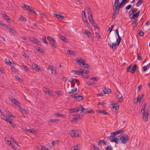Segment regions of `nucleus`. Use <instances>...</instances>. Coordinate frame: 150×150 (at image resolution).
<instances>
[{
    "mask_svg": "<svg viewBox=\"0 0 150 150\" xmlns=\"http://www.w3.org/2000/svg\"><path fill=\"white\" fill-rule=\"evenodd\" d=\"M47 38L51 46L54 48H57V42L56 40L52 38L50 36H48Z\"/></svg>",
    "mask_w": 150,
    "mask_h": 150,
    "instance_id": "1",
    "label": "nucleus"
},
{
    "mask_svg": "<svg viewBox=\"0 0 150 150\" xmlns=\"http://www.w3.org/2000/svg\"><path fill=\"white\" fill-rule=\"evenodd\" d=\"M119 137L122 143H126L129 139L128 136L126 134L120 135Z\"/></svg>",
    "mask_w": 150,
    "mask_h": 150,
    "instance_id": "2",
    "label": "nucleus"
},
{
    "mask_svg": "<svg viewBox=\"0 0 150 150\" xmlns=\"http://www.w3.org/2000/svg\"><path fill=\"white\" fill-rule=\"evenodd\" d=\"M115 97L117 99H118V101L120 102L123 100L122 96L119 91H117L115 93Z\"/></svg>",
    "mask_w": 150,
    "mask_h": 150,
    "instance_id": "3",
    "label": "nucleus"
},
{
    "mask_svg": "<svg viewBox=\"0 0 150 150\" xmlns=\"http://www.w3.org/2000/svg\"><path fill=\"white\" fill-rule=\"evenodd\" d=\"M142 119L145 122H146L148 120V116L149 112L146 111H145L144 113H142Z\"/></svg>",
    "mask_w": 150,
    "mask_h": 150,
    "instance_id": "4",
    "label": "nucleus"
},
{
    "mask_svg": "<svg viewBox=\"0 0 150 150\" xmlns=\"http://www.w3.org/2000/svg\"><path fill=\"white\" fill-rule=\"evenodd\" d=\"M42 89L46 94L50 96L52 95V91H50L49 89L47 88L46 87H44Z\"/></svg>",
    "mask_w": 150,
    "mask_h": 150,
    "instance_id": "5",
    "label": "nucleus"
},
{
    "mask_svg": "<svg viewBox=\"0 0 150 150\" xmlns=\"http://www.w3.org/2000/svg\"><path fill=\"white\" fill-rule=\"evenodd\" d=\"M9 98L10 100L12 103H14L16 105L20 106L19 104L20 103L17 100L12 97L11 98L10 97H9Z\"/></svg>",
    "mask_w": 150,
    "mask_h": 150,
    "instance_id": "6",
    "label": "nucleus"
},
{
    "mask_svg": "<svg viewBox=\"0 0 150 150\" xmlns=\"http://www.w3.org/2000/svg\"><path fill=\"white\" fill-rule=\"evenodd\" d=\"M109 140L111 142H115L117 144L119 143L120 140L118 138H116L115 137L112 138V137H110Z\"/></svg>",
    "mask_w": 150,
    "mask_h": 150,
    "instance_id": "7",
    "label": "nucleus"
},
{
    "mask_svg": "<svg viewBox=\"0 0 150 150\" xmlns=\"http://www.w3.org/2000/svg\"><path fill=\"white\" fill-rule=\"evenodd\" d=\"M115 7L113 8V13L112 16V18L113 19H114L116 18L118 14L119 10H116V11H115Z\"/></svg>",
    "mask_w": 150,
    "mask_h": 150,
    "instance_id": "8",
    "label": "nucleus"
},
{
    "mask_svg": "<svg viewBox=\"0 0 150 150\" xmlns=\"http://www.w3.org/2000/svg\"><path fill=\"white\" fill-rule=\"evenodd\" d=\"M38 150H50L49 149L41 145H38L37 146Z\"/></svg>",
    "mask_w": 150,
    "mask_h": 150,
    "instance_id": "9",
    "label": "nucleus"
},
{
    "mask_svg": "<svg viewBox=\"0 0 150 150\" xmlns=\"http://www.w3.org/2000/svg\"><path fill=\"white\" fill-rule=\"evenodd\" d=\"M124 3L123 2H122L120 3L119 5H116L115 7V11L118 10H119V9L121 7H123L124 5Z\"/></svg>",
    "mask_w": 150,
    "mask_h": 150,
    "instance_id": "10",
    "label": "nucleus"
},
{
    "mask_svg": "<svg viewBox=\"0 0 150 150\" xmlns=\"http://www.w3.org/2000/svg\"><path fill=\"white\" fill-rule=\"evenodd\" d=\"M103 91L105 94H108L110 93L111 92L110 89H109L108 88L105 87H104V89Z\"/></svg>",
    "mask_w": 150,
    "mask_h": 150,
    "instance_id": "11",
    "label": "nucleus"
},
{
    "mask_svg": "<svg viewBox=\"0 0 150 150\" xmlns=\"http://www.w3.org/2000/svg\"><path fill=\"white\" fill-rule=\"evenodd\" d=\"M54 16L58 18H60L62 20L64 18V17L61 14H58L56 13H54L53 14Z\"/></svg>",
    "mask_w": 150,
    "mask_h": 150,
    "instance_id": "12",
    "label": "nucleus"
},
{
    "mask_svg": "<svg viewBox=\"0 0 150 150\" xmlns=\"http://www.w3.org/2000/svg\"><path fill=\"white\" fill-rule=\"evenodd\" d=\"M21 7L22 8L25 10L27 11H28V9L30 8V6L27 5L25 4H22L21 5Z\"/></svg>",
    "mask_w": 150,
    "mask_h": 150,
    "instance_id": "13",
    "label": "nucleus"
},
{
    "mask_svg": "<svg viewBox=\"0 0 150 150\" xmlns=\"http://www.w3.org/2000/svg\"><path fill=\"white\" fill-rule=\"evenodd\" d=\"M136 67L137 65L136 64L134 65L132 67V68L131 69L130 72L132 73V74H134L136 71Z\"/></svg>",
    "mask_w": 150,
    "mask_h": 150,
    "instance_id": "14",
    "label": "nucleus"
},
{
    "mask_svg": "<svg viewBox=\"0 0 150 150\" xmlns=\"http://www.w3.org/2000/svg\"><path fill=\"white\" fill-rule=\"evenodd\" d=\"M80 110V109L78 108H75L70 109L69 111V113H71L73 112H77L79 111Z\"/></svg>",
    "mask_w": 150,
    "mask_h": 150,
    "instance_id": "15",
    "label": "nucleus"
},
{
    "mask_svg": "<svg viewBox=\"0 0 150 150\" xmlns=\"http://www.w3.org/2000/svg\"><path fill=\"white\" fill-rule=\"evenodd\" d=\"M81 64L83 65V67L85 68L88 69L89 66V65L88 64L85 63L84 61H82L81 62Z\"/></svg>",
    "mask_w": 150,
    "mask_h": 150,
    "instance_id": "16",
    "label": "nucleus"
},
{
    "mask_svg": "<svg viewBox=\"0 0 150 150\" xmlns=\"http://www.w3.org/2000/svg\"><path fill=\"white\" fill-rule=\"evenodd\" d=\"M81 108V112H86V111L87 110V109H86L84 108H83V105H80V108L79 109Z\"/></svg>",
    "mask_w": 150,
    "mask_h": 150,
    "instance_id": "17",
    "label": "nucleus"
},
{
    "mask_svg": "<svg viewBox=\"0 0 150 150\" xmlns=\"http://www.w3.org/2000/svg\"><path fill=\"white\" fill-rule=\"evenodd\" d=\"M75 134V137H77L79 136V134L80 133V131L77 130H74Z\"/></svg>",
    "mask_w": 150,
    "mask_h": 150,
    "instance_id": "18",
    "label": "nucleus"
},
{
    "mask_svg": "<svg viewBox=\"0 0 150 150\" xmlns=\"http://www.w3.org/2000/svg\"><path fill=\"white\" fill-rule=\"evenodd\" d=\"M99 142L98 145H101V143H103V144L106 145V142H105L104 139H99Z\"/></svg>",
    "mask_w": 150,
    "mask_h": 150,
    "instance_id": "19",
    "label": "nucleus"
},
{
    "mask_svg": "<svg viewBox=\"0 0 150 150\" xmlns=\"http://www.w3.org/2000/svg\"><path fill=\"white\" fill-rule=\"evenodd\" d=\"M139 15L138 14V13H135L133 14V16H132L131 17H130V18L132 19H135L136 18H138Z\"/></svg>",
    "mask_w": 150,
    "mask_h": 150,
    "instance_id": "20",
    "label": "nucleus"
},
{
    "mask_svg": "<svg viewBox=\"0 0 150 150\" xmlns=\"http://www.w3.org/2000/svg\"><path fill=\"white\" fill-rule=\"evenodd\" d=\"M117 36V38L116 40V44L117 45H119L121 40V38L120 37L119 35Z\"/></svg>",
    "mask_w": 150,
    "mask_h": 150,
    "instance_id": "21",
    "label": "nucleus"
},
{
    "mask_svg": "<svg viewBox=\"0 0 150 150\" xmlns=\"http://www.w3.org/2000/svg\"><path fill=\"white\" fill-rule=\"evenodd\" d=\"M150 68V64H148L146 66H145L143 67V70L144 71H146L148 68Z\"/></svg>",
    "mask_w": 150,
    "mask_h": 150,
    "instance_id": "22",
    "label": "nucleus"
},
{
    "mask_svg": "<svg viewBox=\"0 0 150 150\" xmlns=\"http://www.w3.org/2000/svg\"><path fill=\"white\" fill-rule=\"evenodd\" d=\"M8 30L14 35L16 33V31L15 30L11 28H9Z\"/></svg>",
    "mask_w": 150,
    "mask_h": 150,
    "instance_id": "23",
    "label": "nucleus"
},
{
    "mask_svg": "<svg viewBox=\"0 0 150 150\" xmlns=\"http://www.w3.org/2000/svg\"><path fill=\"white\" fill-rule=\"evenodd\" d=\"M88 19L89 20V21L91 23L92 22H94V21L93 19V16L92 14H91V15H88Z\"/></svg>",
    "mask_w": 150,
    "mask_h": 150,
    "instance_id": "24",
    "label": "nucleus"
},
{
    "mask_svg": "<svg viewBox=\"0 0 150 150\" xmlns=\"http://www.w3.org/2000/svg\"><path fill=\"white\" fill-rule=\"evenodd\" d=\"M111 108H119V106L117 103L111 105Z\"/></svg>",
    "mask_w": 150,
    "mask_h": 150,
    "instance_id": "25",
    "label": "nucleus"
},
{
    "mask_svg": "<svg viewBox=\"0 0 150 150\" xmlns=\"http://www.w3.org/2000/svg\"><path fill=\"white\" fill-rule=\"evenodd\" d=\"M84 60L83 59H81V58H77L76 59V62L77 63H80L81 64L82 61H84Z\"/></svg>",
    "mask_w": 150,
    "mask_h": 150,
    "instance_id": "26",
    "label": "nucleus"
},
{
    "mask_svg": "<svg viewBox=\"0 0 150 150\" xmlns=\"http://www.w3.org/2000/svg\"><path fill=\"white\" fill-rule=\"evenodd\" d=\"M5 62L7 64H8L10 65H11V64H13V63L12 62H10L9 59H6Z\"/></svg>",
    "mask_w": 150,
    "mask_h": 150,
    "instance_id": "27",
    "label": "nucleus"
},
{
    "mask_svg": "<svg viewBox=\"0 0 150 150\" xmlns=\"http://www.w3.org/2000/svg\"><path fill=\"white\" fill-rule=\"evenodd\" d=\"M79 81V80L77 79H76L74 78H71L69 79V81H73V82L74 83V82H77Z\"/></svg>",
    "mask_w": 150,
    "mask_h": 150,
    "instance_id": "28",
    "label": "nucleus"
},
{
    "mask_svg": "<svg viewBox=\"0 0 150 150\" xmlns=\"http://www.w3.org/2000/svg\"><path fill=\"white\" fill-rule=\"evenodd\" d=\"M67 53L68 54L72 55H74L75 53V52H74L71 51L70 50H68L67 51Z\"/></svg>",
    "mask_w": 150,
    "mask_h": 150,
    "instance_id": "29",
    "label": "nucleus"
},
{
    "mask_svg": "<svg viewBox=\"0 0 150 150\" xmlns=\"http://www.w3.org/2000/svg\"><path fill=\"white\" fill-rule=\"evenodd\" d=\"M33 42L35 44L38 45H41V42L36 39H35Z\"/></svg>",
    "mask_w": 150,
    "mask_h": 150,
    "instance_id": "30",
    "label": "nucleus"
},
{
    "mask_svg": "<svg viewBox=\"0 0 150 150\" xmlns=\"http://www.w3.org/2000/svg\"><path fill=\"white\" fill-rule=\"evenodd\" d=\"M142 0H139L136 3V5L137 6H139L141 5L142 4Z\"/></svg>",
    "mask_w": 150,
    "mask_h": 150,
    "instance_id": "31",
    "label": "nucleus"
},
{
    "mask_svg": "<svg viewBox=\"0 0 150 150\" xmlns=\"http://www.w3.org/2000/svg\"><path fill=\"white\" fill-rule=\"evenodd\" d=\"M116 45V43L114 44L113 43L112 44V45H110V46L112 49H114L115 48Z\"/></svg>",
    "mask_w": 150,
    "mask_h": 150,
    "instance_id": "32",
    "label": "nucleus"
},
{
    "mask_svg": "<svg viewBox=\"0 0 150 150\" xmlns=\"http://www.w3.org/2000/svg\"><path fill=\"white\" fill-rule=\"evenodd\" d=\"M87 11L88 12V15H91V14H92L91 13V10L90 8L88 6L87 7Z\"/></svg>",
    "mask_w": 150,
    "mask_h": 150,
    "instance_id": "33",
    "label": "nucleus"
},
{
    "mask_svg": "<svg viewBox=\"0 0 150 150\" xmlns=\"http://www.w3.org/2000/svg\"><path fill=\"white\" fill-rule=\"evenodd\" d=\"M59 38L61 40H62L65 42L66 41V40L67 39V38L64 36L60 35L59 36Z\"/></svg>",
    "mask_w": 150,
    "mask_h": 150,
    "instance_id": "34",
    "label": "nucleus"
},
{
    "mask_svg": "<svg viewBox=\"0 0 150 150\" xmlns=\"http://www.w3.org/2000/svg\"><path fill=\"white\" fill-rule=\"evenodd\" d=\"M22 21L26 22L27 21L26 19L24 17L22 16V15H21L20 17L19 18Z\"/></svg>",
    "mask_w": 150,
    "mask_h": 150,
    "instance_id": "35",
    "label": "nucleus"
},
{
    "mask_svg": "<svg viewBox=\"0 0 150 150\" xmlns=\"http://www.w3.org/2000/svg\"><path fill=\"white\" fill-rule=\"evenodd\" d=\"M80 115L81 114H79L78 115H75V116L74 117L76 120L80 119H81Z\"/></svg>",
    "mask_w": 150,
    "mask_h": 150,
    "instance_id": "36",
    "label": "nucleus"
},
{
    "mask_svg": "<svg viewBox=\"0 0 150 150\" xmlns=\"http://www.w3.org/2000/svg\"><path fill=\"white\" fill-rule=\"evenodd\" d=\"M42 40L43 42L45 43L47 45L48 44V42L46 41V38L45 36H44V37L42 38Z\"/></svg>",
    "mask_w": 150,
    "mask_h": 150,
    "instance_id": "37",
    "label": "nucleus"
},
{
    "mask_svg": "<svg viewBox=\"0 0 150 150\" xmlns=\"http://www.w3.org/2000/svg\"><path fill=\"white\" fill-rule=\"evenodd\" d=\"M21 54L23 56H24L26 58H28L29 57L28 55L25 52H22Z\"/></svg>",
    "mask_w": 150,
    "mask_h": 150,
    "instance_id": "38",
    "label": "nucleus"
},
{
    "mask_svg": "<svg viewBox=\"0 0 150 150\" xmlns=\"http://www.w3.org/2000/svg\"><path fill=\"white\" fill-rule=\"evenodd\" d=\"M70 133L71 137H75V135L74 134V130H71L70 132Z\"/></svg>",
    "mask_w": 150,
    "mask_h": 150,
    "instance_id": "39",
    "label": "nucleus"
},
{
    "mask_svg": "<svg viewBox=\"0 0 150 150\" xmlns=\"http://www.w3.org/2000/svg\"><path fill=\"white\" fill-rule=\"evenodd\" d=\"M138 34L139 35L141 36H143L144 35V33L142 31L140 30H138Z\"/></svg>",
    "mask_w": 150,
    "mask_h": 150,
    "instance_id": "40",
    "label": "nucleus"
},
{
    "mask_svg": "<svg viewBox=\"0 0 150 150\" xmlns=\"http://www.w3.org/2000/svg\"><path fill=\"white\" fill-rule=\"evenodd\" d=\"M11 70L15 72H17L18 71V70H17L16 68H15L11 66Z\"/></svg>",
    "mask_w": 150,
    "mask_h": 150,
    "instance_id": "41",
    "label": "nucleus"
},
{
    "mask_svg": "<svg viewBox=\"0 0 150 150\" xmlns=\"http://www.w3.org/2000/svg\"><path fill=\"white\" fill-rule=\"evenodd\" d=\"M105 150H112V148L111 146L110 145L105 148Z\"/></svg>",
    "mask_w": 150,
    "mask_h": 150,
    "instance_id": "42",
    "label": "nucleus"
},
{
    "mask_svg": "<svg viewBox=\"0 0 150 150\" xmlns=\"http://www.w3.org/2000/svg\"><path fill=\"white\" fill-rule=\"evenodd\" d=\"M134 13V12L133 11V10L131 9L130 11H129V16L130 17V16L132 15H133V14Z\"/></svg>",
    "mask_w": 150,
    "mask_h": 150,
    "instance_id": "43",
    "label": "nucleus"
},
{
    "mask_svg": "<svg viewBox=\"0 0 150 150\" xmlns=\"http://www.w3.org/2000/svg\"><path fill=\"white\" fill-rule=\"evenodd\" d=\"M91 24L93 25L95 28H98V27L97 26V24L94 21L93 22L91 23Z\"/></svg>",
    "mask_w": 150,
    "mask_h": 150,
    "instance_id": "44",
    "label": "nucleus"
},
{
    "mask_svg": "<svg viewBox=\"0 0 150 150\" xmlns=\"http://www.w3.org/2000/svg\"><path fill=\"white\" fill-rule=\"evenodd\" d=\"M55 116H57L59 117H64V115L62 114H60L58 113H56L54 115Z\"/></svg>",
    "mask_w": 150,
    "mask_h": 150,
    "instance_id": "45",
    "label": "nucleus"
},
{
    "mask_svg": "<svg viewBox=\"0 0 150 150\" xmlns=\"http://www.w3.org/2000/svg\"><path fill=\"white\" fill-rule=\"evenodd\" d=\"M21 66L26 71L28 70V68L26 66L24 65L23 64H22L21 65Z\"/></svg>",
    "mask_w": 150,
    "mask_h": 150,
    "instance_id": "46",
    "label": "nucleus"
},
{
    "mask_svg": "<svg viewBox=\"0 0 150 150\" xmlns=\"http://www.w3.org/2000/svg\"><path fill=\"white\" fill-rule=\"evenodd\" d=\"M119 4V0H115V2L114 3V6L115 7L116 5H118Z\"/></svg>",
    "mask_w": 150,
    "mask_h": 150,
    "instance_id": "47",
    "label": "nucleus"
},
{
    "mask_svg": "<svg viewBox=\"0 0 150 150\" xmlns=\"http://www.w3.org/2000/svg\"><path fill=\"white\" fill-rule=\"evenodd\" d=\"M87 31V33L86 34V35L88 36L89 38H91L92 37V36L91 35V33L89 31Z\"/></svg>",
    "mask_w": 150,
    "mask_h": 150,
    "instance_id": "48",
    "label": "nucleus"
},
{
    "mask_svg": "<svg viewBox=\"0 0 150 150\" xmlns=\"http://www.w3.org/2000/svg\"><path fill=\"white\" fill-rule=\"evenodd\" d=\"M77 98V100H78L79 101H80L83 99V96H78V98Z\"/></svg>",
    "mask_w": 150,
    "mask_h": 150,
    "instance_id": "49",
    "label": "nucleus"
},
{
    "mask_svg": "<svg viewBox=\"0 0 150 150\" xmlns=\"http://www.w3.org/2000/svg\"><path fill=\"white\" fill-rule=\"evenodd\" d=\"M122 132V130H119L116 132H114L115 134L117 135L118 134L121 133Z\"/></svg>",
    "mask_w": 150,
    "mask_h": 150,
    "instance_id": "50",
    "label": "nucleus"
},
{
    "mask_svg": "<svg viewBox=\"0 0 150 150\" xmlns=\"http://www.w3.org/2000/svg\"><path fill=\"white\" fill-rule=\"evenodd\" d=\"M50 121L51 122H55L57 123L58 122V120H55L54 119H50Z\"/></svg>",
    "mask_w": 150,
    "mask_h": 150,
    "instance_id": "51",
    "label": "nucleus"
},
{
    "mask_svg": "<svg viewBox=\"0 0 150 150\" xmlns=\"http://www.w3.org/2000/svg\"><path fill=\"white\" fill-rule=\"evenodd\" d=\"M71 150H78V146H74L72 147L71 149Z\"/></svg>",
    "mask_w": 150,
    "mask_h": 150,
    "instance_id": "52",
    "label": "nucleus"
},
{
    "mask_svg": "<svg viewBox=\"0 0 150 150\" xmlns=\"http://www.w3.org/2000/svg\"><path fill=\"white\" fill-rule=\"evenodd\" d=\"M37 50L38 51L41 53H44L45 52L42 49L39 48V47H38V49H37Z\"/></svg>",
    "mask_w": 150,
    "mask_h": 150,
    "instance_id": "53",
    "label": "nucleus"
},
{
    "mask_svg": "<svg viewBox=\"0 0 150 150\" xmlns=\"http://www.w3.org/2000/svg\"><path fill=\"white\" fill-rule=\"evenodd\" d=\"M146 107L143 105L142 106V110H141V113H144V112H145V109Z\"/></svg>",
    "mask_w": 150,
    "mask_h": 150,
    "instance_id": "54",
    "label": "nucleus"
},
{
    "mask_svg": "<svg viewBox=\"0 0 150 150\" xmlns=\"http://www.w3.org/2000/svg\"><path fill=\"white\" fill-rule=\"evenodd\" d=\"M73 71L74 72V74H80V70L79 71H76L75 70H74Z\"/></svg>",
    "mask_w": 150,
    "mask_h": 150,
    "instance_id": "55",
    "label": "nucleus"
},
{
    "mask_svg": "<svg viewBox=\"0 0 150 150\" xmlns=\"http://www.w3.org/2000/svg\"><path fill=\"white\" fill-rule=\"evenodd\" d=\"M132 7V5L131 4H129L127 5L125 9L126 10H129Z\"/></svg>",
    "mask_w": 150,
    "mask_h": 150,
    "instance_id": "56",
    "label": "nucleus"
},
{
    "mask_svg": "<svg viewBox=\"0 0 150 150\" xmlns=\"http://www.w3.org/2000/svg\"><path fill=\"white\" fill-rule=\"evenodd\" d=\"M40 69V67L37 65V67H36L34 69L35 71H39Z\"/></svg>",
    "mask_w": 150,
    "mask_h": 150,
    "instance_id": "57",
    "label": "nucleus"
},
{
    "mask_svg": "<svg viewBox=\"0 0 150 150\" xmlns=\"http://www.w3.org/2000/svg\"><path fill=\"white\" fill-rule=\"evenodd\" d=\"M131 65L129 66L126 69L127 71L130 72L131 69Z\"/></svg>",
    "mask_w": 150,
    "mask_h": 150,
    "instance_id": "58",
    "label": "nucleus"
},
{
    "mask_svg": "<svg viewBox=\"0 0 150 150\" xmlns=\"http://www.w3.org/2000/svg\"><path fill=\"white\" fill-rule=\"evenodd\" d=\"M1 118H2L4 120H6V118H7V117L5 116L4 115H1Z\"/></svg>",
    "mask_w": 150,
    "mask_h": 150,
    "instance_id": "59",
    "label": "nucleus"
},
{
    "mask_svg": "<svg viewBox=\"0 0 150 150\" xmlns=\"http://www.w3.org/2000/svg\"><path fill=\"white\" fill-rule=\"evenodd\" d=\"M20 110L23 112H24L25 113H26V111L23 109L22 107H20Z\"/></svg>",
    "mask_w": 150,
    "mask_h": 150,
    "instance_id": "60",
    "label": "nucleus"
},
{
    "mask_svg": "<svg viewBox=\"0 0 150 150\" xmlns=\"http://www.w3.org/2000/svg\"><path fill=\"white\" fill-rule=\"evenodd\" d=\"M37 64L35 63H33L32 65V68L33 69H35L36 67H37Z\"/></svg>",
    "mask_w": 150,
    "mask_h": 150,
    "instance_id": "61",
    "label": "nucleus"
},
{
    "mask_svg": "<svg viewBox=\"0 0 150 150\" xmlns=\"http://www.w3.org/2000/svg\"><path fill=\"white\" fill-rule=\"evenodd\" d=\"M114 25H112L111 27H110L108 28V30H110V31L109 33V34L112 31V29H113Z\"/></svg>",
    "mask_w": 150,
    "mask_h": 150,
    "instance_id": "62",
    "label": "nucleus"
},
{
    "mask_svg": "<svg viewBox=\"0 0 150 150\" xmlns=\"http://www.w3.org/2000/svg\"><path fill=\"white\" fill-rule=\"evenodd\" d=\"M84 71H85L84 69H80V74H84Z\"/></svg>",
    "mask_w": 150,
    "mask_h": 150,
    "instance_id": "63",
    "label": "nucleus"
},
{
    "mask_svg": "<svg viewBox=\"0 0 150 150\" xmlns=\"http://www.w3.org/2000/svg\"><path fill=\"white\" fill-rule=\"evenodd\" d=\"M34 10L31 7H30L28 11H29L30 13L33 12Z\"/></svg>",
    "mask_w": 150,
    "mask_h": 150,
    "instance_id": "64",
    "label": "nucleus"
}]
</instances>
